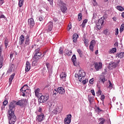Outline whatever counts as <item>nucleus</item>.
I'll list each match as a JSON object with an SVG mask.
<instances>
[{
  "label": "nucleus",
  "mask_w": 124,
  "mask_h": 124,
  "mask_svg": "<svg viewBox=\"0 0 124 124\" xmlns=\"http://www.w3.org/2000/svg\"><path fill=\"white\" fill-rule=\"evenodd\" d=\"M27 104V100L25 99H22L16 102L14 101L10 103L9 106V109L8 110V119L9 120V124H14L16 122L17 118L15 114H14V110L15 109V106L18 105L20 107H24Z\"/></svg>",
  "instance_id": "nucleus-1"
},
{
  "label": "nucleus",
  "mask_w": 124,
  "mask_h": 124,
  "mask_svg": "<svg viewBox=\"0 0 124 124\" xmlns=\"http://www.w3.org/2000/svg\"><path fill=\"white\" fill-rule=\"evenodd\" d=\"M49 99V94L46 93L42 95L38 98V104L40 105V103H45L47 102Z\"/></svg>",
  "instance_id": "nucleus-2"
},
{
  "label": "nucleus",
  "mask_w": 124,
  "mask_h": 124,
  "mask_svg": "<svg viewBox=\"0 0 124 124\" xmlns=\"http://www.w3.org/2000/svg\"><path fill=\"white\" fill-rule=\"evenodd\" d=\"M34 55L33 57V60L34 61H38L40 58H41V56H42V53L40 52V48H37L34 51Z\"/></svg>",
  "instance_id": "nucleus-3"
},
{
  "label": "nucleus",
  "mask_w": 124,
  "mask_h": 124,
  "mask_svg": "<svg viewBox=\"0 0 124 124\" xmlns=\"http://www.w3.org/2000/svg\"><path fill=\"white\" fill-rule=\"evenodd\" d=\"M44 119H45L44 113H39L37 115L36 121V122H38L39 123H41V122H43V121H44Z\"/></svg>",
  "instance_id": "nucleus-4"
},
{
  "label": "nucleus",
  "mask_w": 124,
  "mask_h": 124,
  "mask_svg": "<svg viewBox=\"0 0 124 124\" xmlns=\"http://www.w3.org/2000/svg\"><path fill=\"white\" fill-rule=\"evenodd\" d=\"M28 87L27 85H24L21 89H20V91L21 93H22V96H25L26 95V94L29 93L30 92V90L28 89H25V88H27Z\"/></svg>",
  "instance_id": "nucleus-5"
},
{
  "label": "nucleus",
  "mask_w": 124,
  "mask_h": 124,
  "mask_svg": "<svg viewBox=\"0 0 124 124\" xmlns=\"http://www.w3.org/2000/svg\"><path fill=\"white\" fill-rule=\"evenodd\" d=\"M78 74V80L79 82H81L83 80V78H84V77H86V72H85L83 70H79Z\"/></svg>",
  "instance_id": "nucleus-6"
},
{
  "label": "nucleus",
  "mask_w": 124,
  "mask_h": 124,
  "mask_svg": "<svg viewBox=\"0 0 124 124\" xmlns=\"http://www.w3.org/2000/svg\"><path fill=\"white\" fill-rule=\"evenodd\" d=\"M120 60L118 61L117 62H115L113 61L110 62L109 63V67H110L111 69H113V68H116V67L118 66V64L120 63Z\"/></svg>",
  "instance_id": "nucleus-7"
},
{
  "label": "nucleus",
  "mask_w": 124,
  "mask_h": 124,
  "mask_svg": "<svg viewBox=\"0 0 124 124\" xmlns=\"http://www.w3.org/2000/svg\"><path fill=\"white\" fill-rule=\"evenodd\" d=\"M104 24V20L102 18L99 19L96 23V28L98 30H101V26Z\"/></svg>",
  "instance_id": "nucleus-8"
},
{
  "label": "nucleus",
  "mask_w": 124,
  "mask_h": 124,
  "mask_svg": "<svg viewBox=\"0 0 124 124\" xmlns=\"http://www.w3.org/2000/svg\"><path fill=\"white\" fill-rule=\"evenodd\" d=\"M31 44V40L30 39V35H27L25 37V43L23 45L24 47H27Z\"/></svg>",
  "instance_id": "nucleus-9"
},
{
  "label": "nucleus",
  "mask_w": 124,
  "mask_h": 124,
  "mask_svg": "<svg viewBox=\"0 0 124 124\" xmlns=\"http://www.w3.org/2000/svg\"><path fill=\"white\" fill-rule=\"evenodd\" d=\"M53 22L52 21L49 22L46 25V31H47V32H49V31H51L53 30Z\"/></svg>",
  "instance_id": "nucleus-10"
},
{
  "label": "nucleus",
  "mask_w": 124,
  "mask_h": 124,
  "mask_svg": "<svg viewBox=\"0 0 124 124\" xmlns=\"http://www.w3.org/2000/svg\"><path fill=\"white\" fill-rule=\"evenodd\" d=\"M94 67L97 71L102 68V63L101 62H96L94 63Z\"/></svg>",
  "instance_id": "nucleus-11"
},
{
  "label": "nucleus",
  "mask_w": 124,
  "mask_h": 124,
  "mask_svg": "<svg viewBox=\"0 0 124 124\" xmlns=\"http://www.w3.org/2000/svg\"><path fill=\"white\" fill-rule=\"evenodd\" d=\"M65 124H69L71 123V114H68L67 115L66 118L64 120Z\"/></svg>",
  "instance_id": "nucleus-12"
},
{
  "label": "nucleus",
  "mask_w": 124,
  "mask_h": 124,
  "mask_svg": "<svg viewBox=\"0 0 124 124\" xmlns=\"http://www.w3.org/2000/svg\"><path fill=\"white\" fill-rule=\"evenodd\" d=\"M61 4L62 5L61 8V11L63 12V13H65L66 10H67V8L66 7V4L61 2Z\"/></svg>",
  "instance_id": "nucleus-13"
},
{
  "label": "nucleus",
  "mask_w": 124,
  "mask_h": 124,
  "mask_svg": "<svg viewBox=\"0 0 124 124\" xmlns=\"http://www.w3.org/2000/svg\"><path fill=\"white\" fill-rule=\"evenodd\" d=\"M28 26H29L31 28H33L34 26V20H33V18L28 19Z\"/></svg>",
  "instance_id": "nucleus-14"
},
{
  "label": "nucleus",
  "mask_w": 124,
  "mask_h": 124,
  "mask_svg": "<svg viewBox=\"0 0 124 124\" xmlns=\"http://www.w3.org/2000/svg\"><path fill=\"white\" fill-rule=\"evenodd\" d=\"M34 93L35 96L38 97V98H39L42 95V94L39 93H40V89L39 88H37V89L35 90Z\"/></svg>",
  "instance_id": "nucleus-15"
},
{
  "label": "nucleus",
  "mask_w": 124,
  "mask_h": 124,
  "mask_svg": "<svg viewBox=\"0 0 124 124\" xmlns=\"http://www.w3.org/2000/svg\"><path fill=\"white\" fill-rule=\"evenodd\" d=\"M57 92L60 94H64V93H65V90L62 87H58L57 88Z\"/></svg>",
  "instance_id": "nucleus-16"
},
{
  "label": "nucleus",
  "mask_w": 124,
  "mask_h": 124,
  "mask_svg": "<svg viewBox=\"0 0 124 124\" xmlns=\"http://www.w3.org/2000/svg\"><path fill=\"white\" fill-rule=\"evenodd\" d=\"M31 69V63L29 61H27L26 63L25 71L27 72L30 71Z\"/></svg>",
  "instance_id": "nucleus-17"
},
{
  "label": "nucleus",
  "mask_w": 124,
  "mask_h": 124,
  "mask_svg": "<svg viewBox=\"0 0 124 124\" xmlns=\"http://www.w3.org/2000/svg\"><path fill=\"white\" fill-rule=\"evenodd\" d=\"M24 41H25V37L24 36V35H21L19 37V45H22L23 43H24Z\"/></svg>",
  "instance_id": "nucleus-18"
},
{
  "label": "nucleus",
  "mask_w": 124,
  "mask_h": 124,
  "mask_svg": "<svg viewBox=\"0 0 124 124\" xmlns=\"http://www.w3.org/2000/svg\"><path fill=\"white\" fill-rule=\"evenodd\" d=\"M78 37H79V35H78L77 33H75L73 35V41L74 43H76V42H77Z\"/></svg>",
  "instance_id": "nucleus-19"
},
{
  "label": "nucleus",
  "mask_w": 124,
  "mask_h": 124,
  "mask_svg": "<svg viewBox=\"0 0 124 124\" xmlns=\"http://www.w3.org/2000/svg\"><path fill=\"white\" fill-rule=\"evenodd\" d=\"M60 78L63 80V81H65V79L66 78V74L65 72H62L60 75Z\"/></svg>",
  "instance_id": "nucleus-20"
},
{
  "label": "nucleus",
  "mask_w": 124,
  "mask_h": 124,
  "mask_svg": "<svg viewBox=\"0 0 124 124\" xmlns=\"http://www.w3.org/2000/svg\"><path fill=\"white\" fill-rule=\"evenodd\" d=\"M55 109H56V110L58 113H61L62 111V106H56L55 107Z\"/></svg>",
  "instance_id": "nucleus-21"
},
{
  "label": "nucleus",
  "mask_w": 124,
  "mask_h": 124,
  "mask_svg": "<svg viewBox=\"0 0 124 124\" xmlns=\"http://www.w3.org/2000/svg\"><path fill=\"white\" fill-rule=\"evenodd\" d=\"M64 53L66 55H67V56H71V54H72V51L66 49L64 51Z\"/></svg>",
  "instance_id": "nucleus-22"
},
{
  "label": "nucleus",
  "mask_w": 124,
  "mask_h": 124,
  "mask_svg": "<svg viewBox=\"0 0 124 124\" xmlns=\"http://www.w3.org/2000/svg\"><path fill=\"white\" fill-rule=\"evenodd\" d=\"M117 57H118L119 59H122L124 57V52H120L119 53H117L116 54Z\"/></svg>",
  "instance_id": "nucleus-23"
},
{
  "label": "nucleus",
  "mask_w": 124,
  "mask_h": 124,
  "mask_svg": "<svg viewBox=\"0 0 124 124\" xmlns=\"http://www.w3.org/2000/svg\"><path fill=\"white\" fill-rule=\"evenodd\" d=\"M100 81H101L103 84H104L105 81H107V79L105 78V76H102L100 78Z\"/></svg>",
  "instance_id": "nucleus-24"
},
{
  "label": "nucleus",
  "mask_w": 124,
  "mask_h": 124,
  "mask_svg": "<svg viewBox=\"0 0 124 124\" xmlns=\"http://www.w3.org/2000/svg\"><path fill=\"white\" fill-rule=\"evenodd\" d=\"M2 57H0V69L2 67V63H3V56L1 54Z\"/></svg>",
  "instance_id": "nucleus-25"
},
{
  "label": "nucleus",
  "mask_w": 124,
  "mask_h": 124,
  "mask_svg": "<svg viewBox=\"0 0 124 124\" xmlns=\"http://www.w3.org/2000/svg\"><path fill=\"white\" fill-rule=\"evenodd\" d=\"M87 23H88V19H84L81 25L82 28H85L86 24H87Z\"/></svg>",
  "instance_id": "nucleus-26"
},
{
  "label": "nucleus",
  "mask_w": 124,
  "mask_h": 124,
  "mask_svg": "<svg viewBox=\"0 0 124 124\" xmlns=\"http://www.w3.org/2000/svg\"><path fill=\"white\" fill-rule=\"evenodd\" d=\"M71 60L74 63V65L76 66V65H75V62H76V55L74 54L71 58Z\"/></svg>",
  "instance_id": "nucleus-27"
},
{
  "label": "nucleus",
  "mask_w": 124,
  "mask_h": 124,
  "mask_svg": "<svg viewBox=\"0 0 124 124\" xmlns=\"http://www.w3.org/2000/svg\"><path fill=\"white\" fill-rule=\"evenodd\" d=\"M9 43V40L8 39H5L4 45L5 46V48H7V46H8Z\"/></svg>",
  "instance_id": "nucleus-28"
},
{
  "label": "nucleus",
  "mask_w": 124,
  "mask_h": 124,
  "mask_svg": "<svg viewBox=\"0 0 124 124\" xmlns=\"http://www.w3.org/2000/svg\"><path fill=\"white\" fill-rule=\"evenodd\" d=\"M117 52V48L116 47L112 48L109 51V54H114Z\"/></svg>",
  "instance_id": "nucleus-29"
},
{
  "label": "nucleus",
  "mask_w": 124,
  "mask_h": 124,
  "mask_svg": "<svg viewBox=\"0 0 124 124\" xmlns=\"http://www.w3.org/2000/svg\"><path fill=\"white\" fill-rule=\"evenodd\" d=\"M24 4V0H19L18 1V6L19 7H22Z\"/></svg>",
  "instance_id": "nucleus-30"
},
{
  "label": "nucleus",
  "mask_w": 124,
  "mask_h": 124,
  "mask_svg": "<svg viewBox=\"0 0 124 124\" xmlns=\"http://www.w3.org/2000/svg\"><path fill=\"white\" fill-rule=\"evenodd\" d=\"M116 9L119 11H124V8L121 6H117Z\"/></svg>",
  "instance_id": "nucleus-31"
},
{
  "label": "nucleus",
  "mask_w": 124,
  "mask_h": 124,
  "mask_svg": "<svg viewBox=\"0 0 124 124\" xmlns=\"http://www.w3.org/2000/svg\"><path fill=\"white\" fill-rule=\"evenodd\" d=\"M99 121H100L99 124H104V123H105V119L104 118H99Z\"/></svg>",
  "instance_id": "nucleus-32"
},
{
  "label": "nucleus",
  "mask_w": 124,
  "mask_h": 124,
  "mask_svg": "<svg viewBox=\"0 0 124 124\" xmlns=\"http://www.w3.org/2000/svg\"><path fill=\"white\" fill-rule=\"evenodd\" d=\"M83 41H84V44L85 45L86 47H88L89 43L88 42V40L85 38Z\"/></svg>",
  "instance_id": "nucleus-33"
},
{
  "label": "nucleus",
  "mask_w": 124,
  "mask_h": 124,
  "mask_svg": "<svg viewBox=\"0 0 124 124\" xmlns=\"http://www.w3.org/2000/svg\"><path fill=\"white\" fill-rule=\"evenodd\" d=\"M59 54H63V48L60 47L59 51Z\"/></svg>",
  "instance_id": "nucleus-34"
},
{
  "label": "nucleus",
  "mask_w": 124,
  "mask_h": 124,
  "mask_svg": "<svg viewBox=\"0 0 124 124\" xmlns=\"http://www.w3.org/2000/svg\"><path fill=\"white\" fill-rule=\"evenodd\" d=\"M108 83L109 85L108 86V88H109V89H112V88H113V84H112V82H111V81L108 80Z\"/></svg>",
  "instance_id": "nucleus-35"
},
{
  "label": "nucleus",
  "mask_w": 124,
  "mask_h": 124,
  "mask_svg": "<svg viewBox=\"0 0 124 124\" xmlns=\"http://www.w3.org/2000/svg\"><path fill=\"white\" fill-rule=\"evenodd\" d=\"M124 24H122L120 27V32H122V31H124Z\"/></svg>",
  "instance_id": "nucleus-36"
},
{
  "label": "nucleus",
  "mask_w": 124,
  "mask_h": 124,
  "mask_svg": "<svg viewBox=\"0 0 124 124\" xmlns=\"http://www.w3.org/2000/svg\"><path fill=\"white\" fill-rule=\"evenodd\" d=\"M82 14L81 13H79L78 14V21H81L82 20Z\"/></svg>",
  "instance_id": "nucleus-37"
},
{
  "label": "nucleus",
  "mask_w": 124,
  "mask_h": 124,
  "mask_svg": "<svg viewBox=\"0 0 124 124\" xmlns=\"http://www.w3.org/2000/svg\"><path fill=\"white\" fill-rule=\"evenodd\" d=\"M58 90H56V89H55V90H54L53 91V93H53V96L55 95H57V94L58 93Z\"/></svg>",
  "instance_id": "nucleus-38"
},
{
  "label": "nucleus",
  "mask_w": 124,
  "mask_h": 124,
  "mask_svg": "<svg viewBox=\"0 0 124 124\" xmlns=\"http://www.w3.org/2000/svg\"><path fill=\"white\" fill-rule=\"evenodd\" d=\"M38 20L40 22H43V21L44 20V18L42 16H40L38 17Z\"/></svg>",
  "instance_id": "nucleus-39"
},
{
  "label": "nucleus",
  "mask_w": 124,
  "mask_h": 124,
  "mask_svg": "<svg viewBox=\"0 0 124 124\" xmlns=\"http://www.w3.org/2000/svg\"><path fill=\"white\" fill-rule=\"evenodd\" d=\"M52 113H53V114H54V115H57V114H58V113H59L58 112V111L57 110V109H56V108H55L53 110V111H52Z\"/></svg>",
  "instance_id": "nucleus-40"
},
{
  "label": "nucleus",
  "mask_w": 124,
  "mask_h": 124,
  "mask_svg": "<svg viewBox=\"0 0 124 124\" xmlns=\"http://www.w3.org/2000/svg\"><path fill=\"white\" fill-rule=\"evenodd\" d=\"M78 53L80 57H82V51L80 49H78L77 50Z\"/></svg>",
  "instance_id": "nucleus-41"
},
{
  "label": "nucleus",
  "mask_w": 124,
  "mask_h": 124,
  "mask_svg": "<svg viewBox=\"0 0 124 124\" xmlns=\"http://www.w3.org/2000/svg\"><path fill=\"white\" fill-rule=\"evenodd\" d=\"M94 44H95V41L94 40H92L90 42V45L94 46Z\"/></svg>",
  "instance_id": "nucleus-42"
},
{
  "label": "nucleus",
  "mask_w": 124,
  "mask_h": 124,
  "mask_svg": "<svg viewBox=\"0 0 124 124\" xmlns=\"http://www.w3.org/2000/svg\"><path fill=\"white\" fill-rule=\"evenodd\" d=\"M88 82H89V80H88V79H85V80L82 81V84L83 85H86V84H87Z\"/></svg>",
  "instance_id": "nucleus-43"
},
{
  "label": "nucleus",
  "mask_w": 124,
  "mask_h": 124,
  "mask_svg": "<svg viewBox=\"0 0 124 124\" xmlns=\"http://www.w3.org/2000/svg\"><path fill=\"white\" fill-rule=\"evenodd\" d=\"M7 104H8V101L6 100H5L3 102V105L6 106V105H7Z\"/></svg>",
  "instance_id": "nucleus-44"
},
{
  "label": "nucleus",
  "mask_w": 124,
  "mask_h": 124,
  "mask_svg": "<svg viewBox=\"0 0 124 124\" xmlns=\"http://www.w3.org/2000/svg\"><path fill=\"white\" fill-rule=\"evenodd\" d=\"M48 69V73H49V76H50V75H51L52 74V73H53V71L51 68L49 69L48 68V69Z\"/></svg>",
  "instance_id": "nucleus-45"
},
{
  "label": "nucleus",
  "mask_w": 124,
  "mask_h": 124,
  "mask_svg": "<svg viewBox=\"0 0 124 124\" xmlns=\"http://www.w3.org/2000/svg\"><path fill=\"white\" fill-rule=\"evenodd\" d=\"M93 46H92V45H90L89 46V48L90 50H91V51H92V52H93Z\"/></svg>",
  "instance_id": "nucleus-46"
},
{
  "label": "nucleus",
  "mask_w": 124,
  "mask_h": 124,
  "mask_svg": "<svg viewBox=\"0 0 124 124\" xmlns=\"http://www.w3.org/2000/svg\"><path fill=\"white\" fill-rule=\"evenodd\" d=\"M93 5L94 6H96L97 5V2H96V0H93Z\"/></svg>",
  "instance_id": "nucleus-47"
},
{
  "label": "nucleus",
  "mask_w": 124,
  "mask_h": 124,
  "mask_svg": "<svg viewBox=\"0 0 124 124\" xmlns=\"http://www.w3.org/2000/svg\"><path fill=\"white\" fill-rule=\"evenodd\" d=\"M15 67V65L14 64L12 63L10 65V68L13 69Z\"/></svg>",
  "instance_id": "nucleus-48"
},
{
  "label": "nucleus",
  "mask_w": 124,
  "mask_h": 124,
  "mask_svg": "<svg viewBox=\"0 0 124 124\" xmlns=\"http://www.w3.org/2000/svg\"><path fill=\"white\" fill-rule=\"evenodd\" d=\"M4 3V0H0V6H1Z\"/></svg>",
  "instance_id": "nucleus-49"
},
{
  "label": "nucleus",
  "mask_w": 124,
  "mask_h": 124,
  "mask_svg": "<svg viewBox=\"0 0 124 124\" xmlns=\"http://www.w3.org/2000/svg\"><path fill=\"white\" fill-rule=\"evenodd\" d=\"M119 34V29L116 28L115 30V35H118Z\"/></svg>",
  "instance_id": "nucleus-50"
},
{
  "label": "nucleus",
  "mask_w": 124,
  "mask_h": 124,
  "mask_svg": "<svg viewBox=\"0 0 124 124\" xmlns=\"http://www.w3.org/2000/svg\"><path fill=\"white\" fill-rule=\"evenodd\" d=\"M6 18L5 16L3 15H1L0 16V19H5Z\"/></svg>",
  "instance_id": "nucleus-51"
},
{
  "label": "nucleus",
  "mask_w": 124,
  "mask_h": 124,
  "mask_svg": "<svg viewBox=\"0 0 124 124\" xmlns=\"http://www.w3.org/2000/svg\"><path fill=\"white\" fill-rule=\"evenodd\" d=\"M12 70H13V69H11V68H9L7 70V73H10V72H12Z\"/></svg>",
  "instance_id": "nucleus-52"
},
{
  "label": "nucleus",
  "mask_w": 124,
  "mask_h": 124,
  "mask_svg": "<svg viewBox=\"0 0 124 124\" xmlns=\"http://www.w3.org/2000/svg\"><path fill=\"white\" fill-rule=\"evenodd\" d=\"M105 98V96H104V95H102L101 96V100H102V101H103Z\"/></svg>",
  "instance_id": "nucleus-53"
},
{
  "label": "nucleus",
  "mask_w": 124,
  "mask_h": 124,
  "mask_svg": "<svg viewBox=\"0 0 124 124\" xmlns=\"http://www.w3.org/2000/svg\"><path fill=\"white\" fill-rule=\"evenodd\" d=\"M38 112H39V113H40V114H41V113H42V108L40 107L39 108V109L38 110Z\"/></svg>",
  "instance_id": "nucleus-54"
},
{
  "label": "nucleus",
  "mask_w": 124,
  "mask_h": 124,
  "mask_svg": "<svg viewBox=\"0 0 124 124\" xmlns=\"http://www.w3.org/2000/svg\"><path fill=\"white\" fill-rule=\"evenodd\" d=\"M0 58H2V56H1V46L0 45Z\"/></svg>",
  "instance_id": "nucleus-55"
},
{
  "label": "nucleus",
  "mask_w": 124,
  "mask_h": 124,
  "mask_svg": "<svg viewBox=\"0 0 124 124\" xmlns=\"http://www.w3.org/2000/svg\"><path fill=\"white\" fill-rule=\"evenodd\" d=\"M91 93H92L93 95H95V93H94V90H91Z\"/></svg>",
  "instance_id": "nucleus-56"
},
{
  "label": "nucleus",
  "mask_w": 124,
  "mask_h": 124,
  "mask_svg": "<svg viewBox=\"0 0 124 124\" xmlns=\"http://www.w3.org/2000/svg\"><path fill=\"white\" fill-rule=\"evenodd\" d=\"M53 0H47V1H49L50 5H52V4H53Z\"/></svg>",
  "instance_id": "nucleus-57"
},
{
  "label": "nucleus",
  "mask_w": 124,
  "mask_h": 124,
  "mask_svg": "<svg viewBox=\"0 0 124 124\" xmlns=\"http://www.w3.org/2000/svg\"><path fill=\"white\" fill-rule=\"evenodd\" d=\"M14 56V53H11L10 54V58L11 60L13 58V56Z\"/></svg>",
  "instance_id": "nucleus-58"
},
{
  "label": "nucleus",
  "mask_w": 124,
  "mask_h": 124,
  "mask_svg": "<svg viewBox=\"0 0 124 124\" xmlns=\"http://www.w3.org/2000/svg\"><path fill=\"white\" fill-rule=\"evenodd\" d=\"M93 78H92L89 80L90 84H93Z\"/></svg>",
  "instance_id": "nucleus-59"
},
{
  "label": "nucleus",
  "mask_w": 124,
  "mask_h": 124,
  "mask_svg": "<svg viewBox=\"0 0 124 124\" xmlns=\"http://www.w3.org/2000/svg\"><path fill=\"white\" fill-rule=\"evenodd\" d=\"M14 76H15V73L12 74L11 75L10 78L13 79L14 78Z\"/></svg>",
  "instance_id": "nucleus-60"
},
{
  "label": "nucleus",
  "mask_w": 124,
  "mask_h": 124,
  "mask_svg": "<svg viewBox=\"0 0 124 124\" xmlns=\"http://www.w3.org/2000/svg\"><path fill=\"white\" fill-rule=\"evenodd\" d=\"M97 110H98V112H102V110L100 109L99 107H97Z\"/></svg>",
  "instance_id": "nucleus-61"
},
{
  "label": "nucleus",
  "mask_w": 124,
  "mask_h": 124,
  "mask_svg": "<svg viewBox=\"0 0 124 124\" xmlns=\"http://www.w3.org/2000/svg\"><path fill=\"white\" fill-rule=\"evenodd\" d=\"M5 108V106H4V105H3L1 107V110H4V109Z\"/></svg>",
  "instance_id": "nucleus-62"
},
{
  "label": "nucleus",
  "mask_w": 124,
  "mask_h": 124,
  "mask_svg": "<svg viewBox=\"0 0 124 124\" xmlns=\"http://www.w3.org/2000/svg\"><path fill=\"white\" fill-rule=\"evenodd\" d=\"M75 77H76V78H79V74H75Z\"/></svg>",
  "instance_id": "nucleus-63"
},
{
  "label": "nucleus",
  "mask_w": 124,
  "mask_h": 124,
  "mask_svg": "<svg viewBox=\"0 0 124 124\" xmlns=\"http://www.w3.org/2000/svg\"><path fill=\"white\" fill-rule=\"evenodd\" d=\"M13 80V78H10L9 79V82L11 83L12 82V80Z\"/></svg>",
  "instance_id": "nucleus-64"
}]
</instances>
